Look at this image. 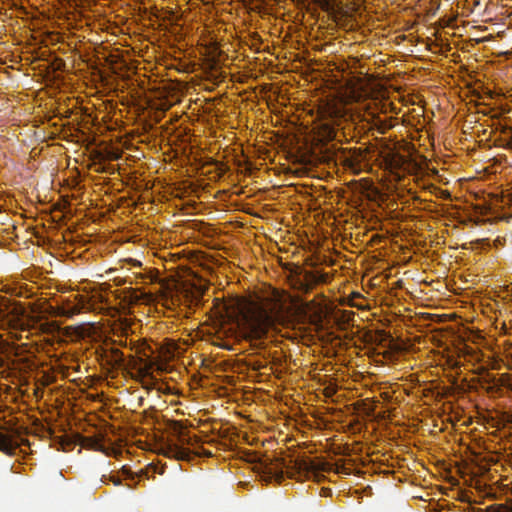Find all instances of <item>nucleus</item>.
Wrapping results in <instances>:
<instances>
[{
    "mask_svg": "<svg viewBox=\"0 0 512 512\" xmlns=\"http://www.w3.org/2000/svg\"><path fill=\"white\" fill-rule=\"evenodd\" d=\"M323 10L332 14L336 21H341L344 16H351V8H335L332 0H314Z\"/></svg>",
    "mask_w": 512,
    "mask_h": 512,
    "instance_id": "2",
    "label": "nucleus"
},
{
    "mask_svg": "<svg viewBox=\"0 0 512 512\" xmlns=\"http://www.w3.org/2000/svg\"><path fill=\"white\" fill-rule=\"evenodd\" d=\"M228 318L235 319L246 337L261 338L270 328L284 322L283 298L272 291L263 298H236L223 303Z\"/></svg>",
    "mask_w": 512,
    "mask_h": 512,
    "instance_id": "1",
    "label": "nucleus"
},
{
    "mask_svg": "<svg viewBox=\"0 0 512 512\" xmlns=\"http://www.w3.org/2000/svg\"><path fill=\"white\" fill-rule=\"evenodd\" d=\"M14 448V442L11 433L3 427H0V451L9 453Z\"/></svg>",
    "mask_w": 512,
    "mask_h": 512,
    "instance_id": "4",
    "label": "nucleus"
},
{
    "mask_svg": "<svg viewBox=\"0 0 512 512\" xmlns=\"http://www.w3.org/2000/svg\"><path fill=\"white\" fill-rule=\"evenodd\" d=\"M157 369H158V370H162L163 368H162V366H161V365H158V366H157Z\"/></svg>",
    "mask_w": 512,
    "mask_h": 512,
    "instance_id": "9",
    "label": "nucleus"
},
{
    "mask_svg": "<svg viewBox=\"0 0 512 512\" xmlns=\"http://www.w3.org/2000/svg\"><path fill=\"white\" fill-rule=\"evenodd\" d=\"M321 113L324 117H339L342 115V108L338 105L335 100L327 101L321 106Z\"/></svg>",
    "mask_w": 512,
    "mask_h": 512,
    "instance_id": "3",
    "label": "nucleus"
},
{
    "mask_svg": "<svg viewBox=\"0 0 512 512\" xmlns=\"http://www.w3.org/2000/svg\"><path fill=\"white\" fill-rule=\"evenodd\" d=\"M155 363L153 361H144L140 360L139 366H138V372L142 377H147L152 374V369L154 367Z\"/></svg>",
    "mask_w": 512,
    "mask_h": 512,
    "instance_id": "5",
    "label": "nucleus"
},
{
    "mask_svg": "<svg viewBox=\"0 0 512 512\" xmlns=\"http://www.w3.org/2000/svg\"><path fill=\"white\" fill-rule=\"evenodd\" d=\"M492 512H512V509L507 507H497L493 509Z\"/></svg>",
    "mask_w": 512,
    "mask_h": 512,
    "instance_id": "6",
    "label": "nucleus"
},
{
    "mask_svg": "<svg viewBox=\"0 0 512 512\" xmlns=\"http://www.w3.org/2000/svg\"><path fill=\"white\" fill-rule=\"evenodd\" d=\"M360 96L353 95L350 98V101H358Z\"/></svg>",
    "mask_w": 512,
    "mask_h": 512,
    "instance_id": "7",
    "label": "nucleus"
},
{
    "mask_svg": "<svg viewBox=\"0 0 512 512\" xmlns=\"http://www.w3.org/2000/svg\"><path fill=\"white\" fill-rule=\"evenodd\" d=\"M78 311H79V309H73V310H71L69 313H70V314H74V313H76V312H78Z\"/></svg>",
    "mask_w": 512,
    "mask_h": 512,
    "instance_id": "8",
    "label": "nucleus"
}]
</instances>
